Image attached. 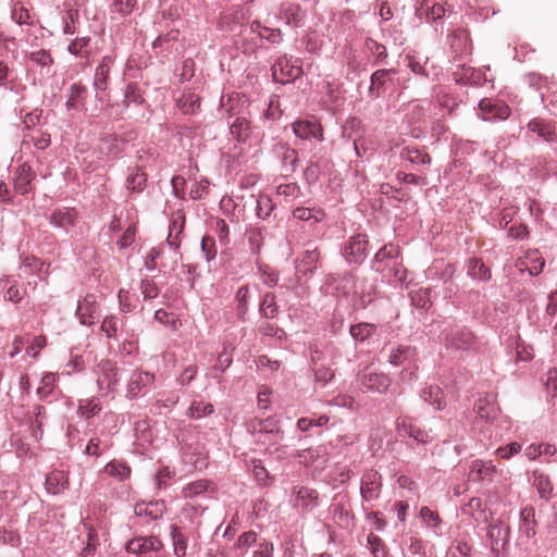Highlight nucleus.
Instances as JSON below:
<instances>
[{
  "mask_svg": "<svg viewBox=\"0 0 557 557\" xmlns=\"http://www.w3.org/2000/svg\"><path fill=\"white\" fill-rule=\"evenodd\" d=\"M387 361L394 367H403L400 372L401 381H412L418 370L416 349L410 346L398 345L391 349Z\"/></svg>",
  "mask_w": 557,
  "mask_h": 557,
  "instance_id": "nucleus-1",
  "label": "nucleus"
},
{
  "mask_svg": "<svg viewBox=\"0 0 557 557\" xmlns=\"http://www.w3.org/2000/svg\"><path fill=\"white\" fill-rule=\"evenodd\" d=\"M442 335L445 346L455 350L469 351L478 346L476 337L466 326L450 325L443 331Z\"/></svg>",
  "mask_w": 557,
  "mask_h": 557,
  "instance_id": "nucleus-2",
  "label": "nucleus"
},
{
  "mask_svg": "<svg viewBox=\"0 0 557 557\" xmlns=\"http://www.w3.org/2000/svg\"><path fill=\"white\" fill-rule=\"evenodd\" d=\"M369 240L367 234H356L343 245L342 256L354 268L360 267L368 256Z\"/></svg>",
  "mask_w": 557,
  "mask_h": 557,
  "instance_id": "nucleus-3",
  "label": "nucleus"
},
{
  "mask_svg": "<svg viewBox=\"0 0 557 557\" xmlns=\"http://www.w3.org/2000/svg\"><path fill=\"white\" fill-rule=\"evenodd\" d=\"M293 495V506L301 516L311 515L320 507L321 496L318 490L313 487L307 485L295 486Z\"/></svg>",
  "mask_w": 557,
  "mask_h": 557,
  "instance_id": "nucleus-4",
  "label": "nucleus"
},
{
  "mask_svg": "<svg viewBox=\"0 0 557 557\" xmlns=\"http://www.w3.org/2000/svg\"><path fill=\"white\" fill-rule=\"evenodd\" d=\"M399 158L406 163L407 170L417 171L424 173L432 164V157L425 148H419L417 146H405L401 148Z\"/></svg>",
  "mask_w": 557,
  "mask_h": 557,
  "instance_id": "nucleus-5",
  "label": "nucleus"
},
{
  "mask_svg": "<svg viewBox=\"0 0 557 557\" xmlns=\"http://www.w3.org/2000/svg\"><path fill=\"white\" fill-rule=\"evenodd\" d=\"M272 152L280 161L281 174L284 177L292 176L299 166L298 151L286 143H276L272 147Z\"/></svg>",
  "mask_w": 557,
  "mask_h": 557,
  "instance_id": "nucleus-6",
  "label": "nucleus"
},
{
  "mask_svg": "<svg viewBox=\"0 0 557 557\" xmlns=\"http://www.w3.org/2000/svg\"><path fill=\"white\" fill-rule=\"evenodd\" d=\"M273 81L281 84L293 83L304 74L302 67L293 63V57H280L271 66Z\"/></svg>",
  "mask_w": 557,
  "mask_h": 557,
  "instance_id": "nucleus-7",
  "label": "nucleus"
},
{
  "mask_svg": "<svg viewBox=\"0 0 557 557\" xmlns=\"http://www.w3.org/2000/svg\"><path fill=\"white\" fill-rule=\"evenodd\" d=\"M396 74V69H379L374 71L370 77L368 96L371 99L380 98L389 87L394 86Z\"/></svg>",
  "mask_w": 557,
  "mask_h": 557,
  "instance_id": "nucleus-8",
  "label": "nucleus"
},
{
  "mask_svg": "<svg viewBox=\"0 0 557 557\" xmlns=\"http://www.w3.org/2000/svg\"><path fill=\"white\" fill-rule=\"evenodd\" d=\"M396 431L398 436L412 438L420 444H428L434 438L432 431L421 429L409 417L397 419Z\"/></svg>",
  "mask_w": 557,
  "mask_h": 557,
  "instance_id": "nucleus-9",
  "label": "nucleus"
},
{
  "mask_svg": "<svg viewBox=\"0 0 557 557\" xmlns=\"http://www.w3.org/2000/svg\"><path fill=\"white\" fill-rule=\"evenodd\" d=\"M499 471L492 460L474 459L471 461L469 480L483 485L491 484Z\"/></svg>",
  "mask_w": 557,
  "mask_h": 557,
  "instance_id": "nucleus-10",
  "label": "nucleus"
},
{
  "mask_svg": "<svg viewBox=\"0 0 557 557\" xmlns=\"http://www.w3.org/2000/svg\"><path fill=\"white\" fill-rule=\"evenodd\" d=\"M479 109L485 121L495 122L507 120L511 113L509 106L499 99L483 98Z\"/></svg>",
  "mask_w": 557,
  "mask_h": 557,
  "instance_id": "nucleus-11",
  "label": "nucleus"
},
{
  "mask_svg": "<svg viewBox=\"0 0 557 557\" xmlns=\"http://www.w3.org/2000/svg\"><path fill=\"white\" fill-rule=\"evenodd\" d=\"M382 475L379 471L367 470L360 480V495L363 502H372L380 497L382 491Z\"/></svg>",
  "mask_w": 557,
  "mask_h": 557,
  "instance_id": "nucleus-12",
  "label": "nucleus"
},
{
  "mask_svg": "<svg viewBox=\"0 0 557 557\" xmlns=\"http://www.w3.org/2000/svg\"><path fill=\"white\" fill-rule=\"evenodd\" d=\"M97 384L99 388L114 391L119 384V370L116 363L111 360H101L98 364Z\"/></svg>",
  "mask_w": 557,
  "mask_h": 557,
  "instance_id": "nucleus-13",
  "label": "nucleus"
},
{
  "mask_svg": "<svg viewBox=\"0 0 557 557\" xmlns=\"http://www.w3.org/2000/svg\"><path fill=\"white\" fill-rule=\"evenodd\" d=\"M358 382L361 391L376 392L380 394L385 393L391 386V379L384 373L377 372H363L359 374Z\"/></svg>",
  "mask_w": 557,
  "mask_h": 557,
  "instance_id": "nucleus-14",
  "label": "nucleus"
},
{
  "mask_svg": "<svg viewBox=\"0 0 557 557\" xmlns=\"http://www.w3.org/2000/svg\"><path fill=\"white\" fill-rule=\"evenodd\" d=\"M319 265L320 250L313 243L309 242L305 245V249L297 261L296 271L304 275L312 274Z\"/></svg>",
  "mask_w": 557,
  "mask_h": 557,
  "instance_id": "nucleus-15",
  "label": "nucleus"
},
{
  "mask_svg": "<svg viewBox=\"0 0 557 557\" xmlns=\"http://www.w3.org/2000/svg\"><path fill=\"white\" fill-rule=\"evenodd\" d=\"M153 382L154 375L152 373L138 370L134 371L127 383L126 396L129 398H135L139 394L148 393Z\"/></svg>",
  "mask_w": 557,
  "mask_h": 557,
  "instance_id": "nucleus-16",
  "label": "nucleus"
},
{
  "mask_svg": "<svg viewBox=\"0 0 557 557\" xmlns=\"http://www.w3.org/2000/svg\"><path fill=\"white\" fill-rule=\"evenodd\" d=\"M295 136L304 140H323V128L315 120H296L292 124Z\"/></svg>",
  "mask_w": 557,
  "mask_h": 557,
  "instance_id": "nucleus-17",
  "label": "nucleus"
},
{
  "mask_svg": "<svg viewBox=\"0 0 557 557\" xmlns=\"http://www.w3.org/2000/svg\"><path fill=\"white\" fill-rule=\"evenodd\" d=\"M76 315L84 325H91L99 315V305L94 294H87L78 300Z\"/></svg>",
  "mask_w": 557,
  "mask_h": 557,
  "instance_id": "nucleus-18",
  "label": "nucleus"
},
{
  "mask_svg": "<svg viewBox=\"0 0 557 557\" xmlns=\"http://www.w3.org/2000/svg\"><path fill=\"white\" fill-rule=\"evenodd\" d=\"M162 546V542L157 536H139L126 543V550L131 554L146 555L159 552Z\"/></svg>",
  "mask_w": 557,
  "mask_h": 557,
  "instance_id": "nucleus-19",
  "label": "nucleus"
},
{
  "mask_svg": "<svg viewBox=\"0 0 557 557\" xmlns=\"http://www.w3.org/2000/svg\"><path fill=\"white\" fill-rule=\"evenodd\" d=\"M267 234L268 232L265 226L261 225L260 223H255L247 226L245 231V238L247 240L249 251L253 257L259 258L261 255Z\"/></svg>",
  "mask_w": 557,
  "mask_h": 557,
  "instance_id": "nucleus-20",
  "label": "nucleus"
},
{
  "mask_svg": "<svg viewBox=\"0 0 557 557\" xmlns=\"http://www.w3.org/2000/svg\"><path fill=\"white\" fill-rule=\"evenodd\" d=\"M77 218V211L74 208L62 207L54 209L48 221L51 226L62 228L67 233L71 227L75 226Z\"/></svg>",
  "mask_w": 557,
  "mask_h": 557,
  "instance_id": "nucleus-21",
  "label": "nucleus"
},
{
  "mask_svg": "<svg viewBox=\"0 0 557 557\" xmlns=\"http://www.w3.org/2000/svg\"><path fill=\"white\" fill-rule=\"evenodd\" d=\"M448 44L454 58L470 54L472 51L469 32L463 28L454 30L453 34L448 36Z\"/></svg>",
  "mask_w": 557,
  "mask_h": 557,
  "instance_id": "nucleus-22",
  "label": "nucleus"
},
{
  "mask_svg": "<svg viewBox=\"0 0 557 557\" xmlns=\"http://www.w3.org/2000/svg\"><path fill=\"white\" fill-rule=\"evenodd\" d=\"M278 14L287 25L296 28L302 26L306 17V12L301 9V7L298 3L289 1H284L281 3Z\"/></svg>",
  "mask_w": 557,
  "mask_h": 557,
  "instance_id": "nucleus-23",
  "label": "nucleus"
},
{
  "mask_svg": "<svg viewBox=\"0 0 557 557\" xmlns=\"http://www.w3.org/2000/svg\"><path fill=\"white\" fill-rule=\"evenodd\" d=\"M487 537L492 550L498 552L500 548H505L509 542V528L503 521L497 520L488 525Z\"/></svg>",
  "mask_w": 557,
  "mask_h": 557,
  "instance_id": "nucleus-24",
  "label": "nucleus"
},
{
  "mask_svg": "<svg viewBox=\"0 0 557 557\" xmlns=\"http://www.w3.org/2000/svg\"><path fill=\"white\" fill-rule=\"evenodd\" d=\"M135 515L138 517H147L150 520H159L163 517L166 511V505L164 500H156L149 503H137L134 507Z\"/></svg>",
  "mask_w": 557,
  "mask_h": 557,
  "instance_id": "nucleus-25",
  "label": "nucleus"
},
{
  "mask_svg": "<svg viewBox=\"0 0 557 557\" xmlns=\"http://www.w3.org/2000/svg\"><path fill=\"white\" fill-rule=\"evenodd\" d=\"M528 128L545 141H557V125L555 122L533 119L529 122Z\"/></svg>",
  "mask_w": 557,
  "mask_h": 557,
  "instance_id": "nucleus-26",
  "label": "nucleus"
},
{
  "mask_svg": "<svg viewBox=\"0 0 557 557\" xmlns=\"http://www.w3.org/2000/svg\"><path fill=\"white\" fill-rule=\"evenodd\" d=\"M475 411L481 419L493 421L497 418L499 407L494 394H486L484 397L478 399L475 404Z\"/></svg>",
  "mask_w": 557,
  "mask_h": 557,
  "instance_id": "nucleus-27",
  "label": "nucleus"
},
{
  "mask_svg": "<svg viewBox=\"0 0 557 557\" xmlns=\"http://www.w3.org/2000/svg\"><path fill=\"white\" fill-rule=\"evenodd\" d=\"M400 249L398 246L389 243L384 245L379 251L374 255L371 269L375 272H383L385 264L384 262L387 260H396L399 256Z\"/></svg>",
  "mask_w": 557,
  "mask_h": 557,
  "instance_id": "nucleus-28",
  "label": "nucleus"
},
{
  "mask_svg": "<svg viewBox=\"0 0 557 557\" xmlns=\"http://www.w3.org/2000/svg\"><path fill=\"white\" fill-rule=\"evenodd\" d=\"M185 226V215L177 211L172 215L170 225H169V234L166 237V244L172 247L175 251L178 250L181 245L180 236L184 231Z\"/></svg>",
  "mask_w": 557,
  "mask_h": 557,
  "instance_id": "nucleus-29",
  "label": "nucleus"
},
{
  "mask_svg": "<svg viewBox=\"0 0 557 557\" xmlns=\"http://www.w3.org/2000/svg\"><path fill=\"white\" fill-rule=\"evenodd\" d=\"M34 178L35 174L28 164L20 165L14 177V190L20 195H26L30 190V184Z\"/></svg>",
  "mask_w": 557,
  "mask_h": 557,
  "instance_id": "nucleus-30",
  "label": "nucleus"
},
{
  "mask_svg": "<svg viewBox=\"0 0 557 557\" xmlns=\"http://www.w3.org/2000/svg\"><path fill=\"white\" fill-rule=\"evenodd\" d=\"M532 485L536 488L540 498L548 502L553 497V482L544 472L540 470L532 472Z\"/></svg>",
  "mask_w": 557,
  "mask_h": 557,
  "instance_id": "nucleus-31",
  "label": "nucleus"
},
{
  "mask_svg": "<svg viewBox=\"0 0 557 557\" xmlns=\"http://www.w3.org/2000/svg\"><path fill=\"white\" fill-rule=\"evenodd\" d=\"M58 374L47 372L42 375L40 386L36 389L38 398L42 401L52 403L55 400L54 388L57 386Z\"/></svg>",
  "mask_w": 557,
  "mask_h": 557,
  "instance_id": "nucleus-32",
  "label": "nucleus"
},
{
  "mask_svg": "<svg viewBox=\"0 0 557 557\" xmlns=\"http://www.w3.org/2000/svg\"><path fill=\"white\" fill-rule=\"evenodd\" d=\"M112 63L113 59L110 55H104L97 65L94 76V87L96 90L103 91L107 89Z\"/></svg>",
  "mask_w": 557,
  "mask_h": 557,
  "instance_id": "nucleus-33",
  "label": "nucleus"
},
{
  "mask_svg": "<svg viewBox=\"0 0 557 557\" xmlns=\"http://www.w3.org/2000/svg\"><path fill=\"white\" fill-rule=\"evenodd\" d=\"M467 275L472 280L488 282L492 278L491 269L487 268L482 259L472 257L467 261Z\"/></svg>",
  "mask_w": 557,
  "mask_h": 557,
  "instance_id": "nucleus-34",
  "label": "nucleus"
},
{
  "mask_svg": "<svg viewBox=\"0 0 557 557\" xmlns=\"http://www.w3.org/2000/svg\"><path fill=\"white\" fill-rule=\"evenodd\" d=\"M215 490L216 486L212 481L201 479L186 484L183 487L182 494L184 498H193L205 493H213Z\"/></svg>",
  "mask_w": 557,
  "mask_h": 557,
  "instance_id": "nucleus-35",
  "label": "nucleus"
},
{
  "mask_svg": "<svg viewBox=\"0 0 557 557\" xmlns=\"http://www.w3.org/2000/svg\"><path fill=\"white\" fill-rule=\"evenodd\" d=\"M45 485L48 493L58 495L67 488V475L64 471L53 470L47 475Z\"/></svg>",
  "mask_w": 557,
  "mask_h": 557,
  "instance_id": "nucleus-36",
  "label": "nucleus"
},
{
  "mask_svg": "<svg viewBox=\"0 0 557 557\" xmlns=\"http://www.w3.org/2000/svg\"><path fill=\"white\" fill-rule=\"evenodd\" d=\"M47 418V409L42 405H35L32 412L27 414L33 436L40 438L42 436V424Z\"/></svg>",
  "mask_w": 557,
  "mask_h": 557,
  "instance_id": "nucleus-37",
  "label": "nucleus"
},
{
  "mask_svg": "<svg viewBox=\"0 0 557 557\" xmlns=\"http://www.w3.org/2000/svg\"><path fill=\"white\" fill-rule=\"evenodd\" d=\"M87 97V89L81 84H72L69 88V96L65 102L67 110H81Z\"/></svg>",
  "mask_w": 557,
  "mask_h": 557,
  "instance_id": "nucleus-38",
  "label": "nucleus"
},
{
  "mask_svg": "<svg viewBox=\"0 0 557 557\" xmlns=\"http://www.w3.org/2000/svg\"><path fill=\"white\" fill-rule=\"evenodd\" d=\"M146 186L147 174L139 166L129 169V174L126 178V189L129 193H141Z\"/></svg>",
  "mask_w": 557,
  "mask_h": 557,
  "instance_id": "nucleus-39",
  "label": "nucleus"
},
{
  "mask_svg": "<svg viewBox=\"0 0 557 557\" xmlns=\"http://www.w3.org/2000/svg\"><path fill=\"white\" fill-rule=\"evenodd\" d=\"M535 509L533 506H527L520 511V531L528 537H533L535 532Z\"/></svg>",
  "mask_w": 557,
  "mask_h": 557,
  "instance_id": "nucleus-40",
  "label": "nucleus"
},
{
  "mask_svg": "<svg viewBox=\"0 0 557 557\" xmlns=\"http://www.w3.org/2000/svg\"><path fill=\"white\" fill-rule=\"evenodd\" d=\"M367 51L373 57L372 65L385 64L387 62L388 53L383 44H380L371 37L364 40Z\"/></svg>",
  "mask_w": 557,
  "mask_h": 557,
  "instance_id": "nucleus-41",
  "label": "nucleus"
},
{
  "mask_svg": "<svg viewBox=\"0 0 557 557\" xmlns=\"http://www.w3.org/2000/svg\"><path fill=\"white\" fill-rule=\"evenodd\" d=\"M293 216L298 221L317 224L325 218V212L320 208L297 207L293 210Z\"/></svg>",
  "mask_w": 557,
  "mask_h": 557,
  "instance_id": "nucleus-42",
  "label": "nucleus"
},
{
  "mask_svg": "<svg viewBox=\"0 0 557 557\" xmlns=\"http://www.w3.org/2000/svg\"><path fill=\"white\" fill-rule=\"evenodd\" d=\"M421 398L433 406L436 410H442L446 406L444 393L437 385H430L422 389Z\"/></svg>",
  "mask_w": 557,
  "mask_h": 557,
  "instance_id": "nucleus-43",
  "label": "nucleus"
},
{
  "mask_svg": "<svg viewBox=\"0 0 557 557\" xmlns=\"http://www.w3.org/2000/svg\"><path fill=\"white\" fill-rule=\"evenodd\" d=\"M230 132L238 143H245L250 136V122L244 116H237L230 125Z\"/></svg>",
  "mask_w": 557,
  "mask_h": 557,
  "instance_id": "nucleus-44",
  "label": "nucleus"
},
{
  "mask_svg": "<svg viewBox=\"0 0 557 557\" xmlns=\"http://www.w3.org/2000/svg\"><path fill=\"white\" fill-rule=\"evenodd\" d=\"M377 327L375 324L361 322L352 324L349 327V334L356 343H363L375 334Z\"/></svg>",
  "mask_w": 557,
  "mask_h": 557,
  "instance_id": "nucleus-45",
  "label": "nucleus"
},
{
  "mask_svg": "<svg viewBox=\"0 0 557 557\" xmlns=\"http://www.w3.org/2000/svg\"><path fill=\"white\" fill-rule=\"evenodd\" d=\"M173 552L176 557H185L187 550V535L175 524L171 525Z\"/></svg>",
  "mask_w": 557,
  "mask_h": 557,
  "instance_id": "nucleus-46",
  "label": "nucleus"
},
{
  "mask_svg": "<svg viewBox=\"0 0 557 557\" xmlns=\"http://www.w3.org/2000/svg\"><path fill=\"white\" fill-rule=\"evenodd\" d=\"M259 312L261 317L265 319H274L277 317L280 309L273 293L264 294L259 305Z\"/></svg>",
  "mask_w": 557,
  "mask_h": 557,
  "instance_id": "nucleus-47",
  "label": "nucleus"
},
{
  "mask_svg": "<svg viewBox=\"0 0 557 557\" xmlns=\"http://www.w3.org/2000/svg\"><path fill=\"white\" fill-rule=\"evenodd\" d=\"M463 513L471 515L475 522L487 521L488 516L483 507V500L480 497H472L462 508Z\"/></svg>",
  "mask_w": 557,
  "mask_h": 557,
  "instance_id": "nucleus-48",
  "label": "nucleus"
},
{
  "mask_svg": "<svg viewBox=\"0 0 557 557\" xmlns=\"http://www.w3.org/2000/svg\"><path fill=\"white\" fill-rule=\"evenodd\" d=\"M255 201V211L257 218L263 221L268 220L276 207L273 200L268 195L261 194L256 198Z\"/></svg>",
  "mask_w": 557,
  "mask_h": 557,
  "instance_id": "nucleus-49",
  "label": "nucleus"
},
{
  "mask_svg": "<svg viewBox=\"0 0 557 557\" xmlns=\"http://www.w3.org/2000/svg\"><path fill=\"white\" fill-rule=\"evenodd\" d=\"M248 429L251 433H274L278 431L277 421L274 418L255 419L249 422Z\"/></svg>",
  "mask_w": 557,
  "mask_h": 557,
  "instance_id": "nucleus-50",
  "label": "nucleus"
},
{
  "mask_svg": "<svg viewBox=\"0 0 557 557\" xmlns=\"http://www.w3.org/2000/svg\"><path fill=\"white\" fill-rule=\"evenodd\" d=\"M249 292V285H243L236 292V313L237 318L242 321L246 320V314L248 312Z\"/></svg>",
  "mask_w": 557,
  "mask_h": 557,
  "instance_id": "nucleus-51",
  "label": "nucleus"
},
{
  "mask_svg": "<svg viewBox=\"0 0 557 557\" xmlns=\"http://www.w3.org/2000/svg\"><path fill=\"white\" fill-rule=\"evenodd\" d=\"M177 107L184 114L191 115L199 109L200 100L194 94H184L177 99Z\"/></svg>",
  "mask_w": 557,
  "mask_h": 557,
  "instance_id": "nucleus-52",
  "label": "nucleus"
},
{
  "mask_svg": "<svg viewBox=\"0 0 557 557\" xmlns=\"http://www.w3.org/2000/svg\"><path fill=\"white\" fill-rule=\"evenodd\" d=\"M235 347L231 343H223V349L218 356L213 370L223 373L233 363V351Z\"/></svg>",
  "mask_w": 557,
  "mask_h": 557,
  "instance_id": "nucleus-53",
  "label": "nucleus"
},
{
  "mask_svg": "<svg viewBox=\"0 0 557 557\" xmlns=\"http://www.w3.org/2000/svg\"><path fill=\"white\" fill-rule=\"evenodd\" d=\"M214 412V407L211 403L193 401L187 410V416L191 419H200L208 417Z\"/></svg>",
  "mask_w": 557,
  "mask_h": 557,
  "instance_id": "nucleus-54",
  "label": "nucleus"
},
{
  "mask_svg": "<svg viewBox=\"0 0 557 557\" xmlns=\"http://www.w3.org/2000/svg\"><path fill=\"white\" fill-rule=\"evenodd\" d=\"M104 471L109 475L116 478L121 481L127 479L131 474V468L128 466L115 460L107 463V466L104 467Z\"/></svg>",
  "mask_w": 557,
  "mask_h": 557,
  "instance_id": "nucleus-55",
  "label": "nucleus"
},
{
  "mask_svg": "<svg viewBox=\"0 0 557 557\" xmlns=\"http://www.w3.org/2000/svg\"><path fill=\"white\" fill-rule=\"evenodd\" d=\"M26 58L32 61L34 64L40 67H50L53 63V58L48 50L39 49L36 51H32L26 54Z\"/></svg>",
  "mask_w": 557,
  "mask_h": 557,
  "instance_id": "nucleus-56",
  "label": "nucleus"
},
{
  "mask_svg": "<svg viewBox=\"0 0 557 557\" xmlns=\"http://www.w3.org/2000/svg\"><path fill=\"white\" fill-rule=\"evenodd\" d=\"M367 546L370 549L373 557H386L387 555L385 543L380 536L375 535L374 533H370L368 535Z\"/></svg>",
  "mask_w": 557,
  "mask_h": 557,
  "instance_id": "nucleus-57",
  "label": "nucleus"
},
{
  "mask_svg": "<svg viewBox=\"0 0 557 557\" xmlns=\"http://www.w3.org/2000/svg\"><path fill=\"white\" fill-rule=\"evenodd\" d=\"M250 468L256 481L262 485H268L271 476L260 459H251Z\"/></svg>",
  "mask_w": 557,
  "mask_h": 557,
  "instance_id": "nucleus-58",
  "label": "nucleus"
},
{
  "mask_svg": "<svg viewBox=\"0 0 557 557\" xmlns=\"http://www.w3.org/2000/svg\"><path fill=\"white\" fill-rule=\"evenodd\" d=\"M330 421V417L326 414H321L318 418H300L297 421V428L302 432H308L313 426H323L327 424Z\"/></svg>",
  "mask_w": 557,
  "mask_h": 557,
  "instance_id": "nucleus-59",
  "label": "nucleus"
},
{
  "mask_svg": "<svg viewBox=\"0 0 557 557\" xmlns=\"http://www.w3.org/2000/svg\"><path fill=\"white\" fill-rule=\"evenodd\" d=\"M139 288L145 300L154 299L160 294V288L152 278H141Z\"/></svg>",
  "mask_w": 557,
  "mask_h": 557,
  "instance_id": "nucleus-60",
  "label": "nucleus"
},
{
  "mask_svg": "<svg viewBox=\"0 0 557 557\" xmlns=\"http://www.w3.org/2000/svg\"><path fill=\"white\" fill-rule=\"evenodd\" d=\"M200 249L205 255L207 262L212 261L218 252L214 238L211 236H203L200 243Z\"/></svg>",
  "mask_w": 557,
  "mask_h": 557,
  "instance_id": "nucleus-61",
  "label": "nucleus"
},
{
  "mask_svg": "<svg viewBox=\"0 0 557 557\" xmlns=\"http://www.w3.org/2000/svg\"><path fill=\"white\" fill-rule=\"evenodd\" d=\"M396 180L400 183L411 184V185H426V176L413 174V173H407L405 171H398L396 173Z\"/></svg>",
  "mask_w": 557,
  "mask_h": 557,
  "instance_id": "nucleus-62",
  "label": "nucleus"
},
{
  "mask_svg": "<svg viewBox=\"0 0 557 557\" xmlns=\"http://www.w3.org/2000/svg\"><path fill=\"white\" fill-rule=\"evenodd\" d=\"M420 517L424 523L434 529H437L442 524L440 515L436 511L430 509L428 506L421 507Z\"/></svg>",
  "mask_w": 557,
  "mask_h": 557,
  "instance_id": "nucleus-63",
  "label": "nucleus"
},
{
  "mask_svg": "<svg viewBox=\"0 0 557 557\" xmlns=\"http://www.w3.org/2000/svg\"><path fill=\"white\" fill-rule=\"evenodd\" d=\"M546 387V392L552 397L557 396V369L550 368L542 379Z\"/></svg>",
  "mask_w": 557,
  "mask_h": 557,
  "instance_id": "nucleus-64",
  "label": "nucleus"
}]
</instances>
